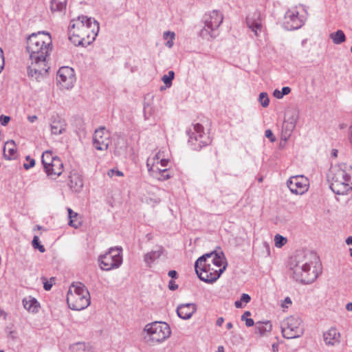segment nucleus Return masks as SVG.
<instances>
[{
    "label": "nucleus",
    "mask_w": 352,
    "mask_h": 352,
    "mask_svg": "<svg viewBox=\"0 0 352 352\" xmlns=\"http://www.w3.org/2000/svg\"><path fill=\"white\" fill-rule=\"evenodd\" d=\"M27 51L31 60L28 68V76L36 80L45 75L50 68L47 58L52 50V40L49 33H32L27 39Z\"/></svg>",
    "instance_id": "obj_1"
},
{
    "label": "nucleus",
    "mask_w": 352,
    "mask_h": 352,
    "mask_svg": "<svg viewBox=\"0 0 352 352\" xmlns=\"http://www.w3.org/2000/svg\"><path fill=\"white\" fill-rule=\"evenodd\" d=\"M228 263L223 252L214 250L200 256L195 263L196 274L207 283L215 282L226 270Z\"/></svg>",
    "instance_id": "obj_2"
},
{
    "label": "nucleus",
    "mask_w": 352,
    "mask_h": 352,
    "mask_svg": "<svg viewBox=\"0 0 352 352\" xmlns=\"http://www.w3.org/2000/svg\"><path fill=\"white\" fill-rule=\"evenodd\" d=\"M99 23L91 17L78 16L70 22L69 38L76 46H87L96 38L99 32Z\"/></svg>",
    "instance_id": "obj_3"
},
{
    "label": "nucleus",
    "mask_w": 352,
    "mask_h": 352,
    "mask_svg": "<svg viewBox=\"0 0 352 352\" xmlns=\"http://www.w3.org/2000/svg\"><path fill=\"white\" fill-rule=\"evenodd\" d=\"M318 260V258L313 252H298L290 263L293 278L305 284L313 283L318 276L316 266L313 265Z\"/></svg>",
    "instance_id": "obj_4"
},
{
    "label": "nucleus",
    "mask_w": 352,
    "mask_h": 352,
    "mask_svg": "<svg viewBox=\"0 0 352 352\" xmlns=\"http://www.w3.org/2000/svg\"><path fill=\"white\" fill-rule=\"evenodd\" d=\"M327 178L330 188L337 195H344L352 190V176L344 163L331 166Z\"/></svg>",
    "instance_id": "obj_5"
},
{
    "label": "nucleus",
    "mask_w": 352,
    "mask_h": 352,
    "mask_svg": "<svg viewBox=\"0 0 352 352\" xmlns=\"http://www.w3.org/2000/svg\"><path fill=\"white\" fill-rule=\"evenodd\" d=\"M67 302L71 309L82 310L90 305L89 292L82 283H73L67 294Z\"/></svg>",
    "instance_id": "obj_6"
},
{
    "label": "nucleus",
    "mask_w": 352,
    "mask_h": 352,
    "mask_svg": "<svg viewBox=\"0 0 352 352\" xmlns=\"http://www.w3.org/2000/svg\"><path fill=\"white\" fill-rule=\"evenodd\" d=\"M144 331L148 334L144 338V341L149 344L162 342L171 334L168 324L166 322L158 321L147 324L144 328Z\"/></svg>",
    "instance_id": "obj_7"
},
{
    "label": "nucleus",
    "mask_w": 352,
    "mask_h": 352,
    "mask_svg": "<svg viewBox=\"0 0 352 352\" xmlns=\"http://www.w3.org/2000/svg\"><path fill=\"white\" fill-rule=\"evenodd\" d=\"M281 331L283 336L286 339L300 337L305 331L302 320L296 316L287 317L281 324Z\"/></svg>",
    "instance_id": "obj_8"
},
{
    "label": "nucleus",
    "mask_w": 352,
    "mask_h": 352,
    "mask_svg": "<svg viewBox=\"0 0 352 352\" xmlns=\"http://www.w3.org/2000/svg\"><path fill=\"white\" fill-rule=\"evenodd\" d=\"M122 252L121 247L111 248L107 252L99 256L98 262L101 270L109 271L118 268L122 263Z\"/></svg>",
    "instance_id": "obj_9"
},
{
    "label": "nucleus",
    "mask_w": 352,
    "mask_h": 352,
    "mask_svg": "<svg viewBox=\"0 0 352 352\" xmlns=\"http://www.w3.org/2000/svg\"><path fill=\"white\" fill-rule=\"evenodd\" d=\"M223 20L221 12L217 10L206 13L204 16V27L201 30L199 36L204 38L210 36L214 38L213 31L217 30Z\"/></svg>",
    "instance_id": "obj_10"
},
{
    "label": "nucleus",
    "mask_w": 352,
    "mask_h": 352,
    "mask_svg": "<svg viewBox=\"0 0 352 352\" xmlns=\"http://www.w3.org/2000/svg\"><path fill=\"white\" fill-rule=\"evenodd\" d=\"M110 142V133L105 127L102 126L95 131L93 137V145L96 150H107Z\"/></svg>",
    "instance_id": "obj_11"
},
{
    "label": "nucleus",
    "mask_w": 352,
    "mask_h": 352,
    "mask_svg": "<svg viewBox=\"0 0 352 352\" xmlns=\"http://www.w3.org/2000/svg\"><path fill=\"white\" fill-rule=\"evenodd\" d=\"M56 80L62 88H71L76 80L74 69L69 67H60L57 72Z\"/></svg>",
    "instance_id": "obj_12"
},
{
    "label": "nucleus",
    "mask_w": 352,
    "mask_h": 352,
    "mask_svg": "<svg viewBox=\"0 0 352 352\" xmlns=\"http://www.w3.org/2000/svg\"><path fill=\"white\" fill-rule=\"evenodd\" d=\"M291 192L296 195H302L308 190V179L303 175L291 177L287 182Z\"/></svg>",
    "instance_id": "obj_13"
},
{
    "label": "nucleus",
    "mask_w": 352,
    "mask_h": 352,
    "mask_svg": "<svg viewBox=\"0 0 352 352\" xmlns=\"http://www.w3.org/2000/svg\"><path fill=\"white\" fill-rule=\"evenodd\" d=\"M193 132L189 134V142L194 144V141L198 142L197 147L201 148L211 142L209 136L204 133V127L201 124L197 123L193 126Z\"/></svg>",
    "instance_id": "obj_14"
},
{
    "label": "nucleus",
    "mask_w": 352,
    "mask_h": 352,
    "mask_svg": "<svg viewBox=\"0 0 352 352\" xmlns=\"http://www.w3.org/2000/svg\"><path fill=\"white\" fill-rule=\"evenodd\" d=\"M285 23L289 30L300 28L304 23L303 19L299 16V13L296 9L288 10L285 14Z\"/></svg>",
    "instance_id": "obj_15"
},
{
    "label": "nucleus",
    "mask_w": 352,
    "mask_h": 352,
    "mask_svg": "<svg viewBox=\"0 0 352 352\" xmlns=\"http://www.w3.org/2000/svg\"><path fill=\"white\" fill-rule=\"evenodd\" d=\"M47 176L52 179H56L63 172V163L61 160L58 157L45 170Z\"/></svg>",
    "instance_id": "obj_16"
},
{
    "label": "nucleus",
    "mask_w": 352,
    "mask_h": 352,
    "mask_svg": "<svg viewBox=\"0 0 352 352\" xmlns=\"http://www.w3.org/2000/svg\"><path fill=\"white\" fill-rule=\"evenodd\" d=\"M113 153L116 155H122L126 153L127 147L126 140L119 135L113 138Z\"/></svg>",
    "instance_id": "obj_17"
},
{
    "label": "nucleus",
    "mask_w": 352,
    "mask_h": 352,
    "mask_svg": "<svg viewBox=\"0 0 352 352\" xmlns=\"http://www.w3.org/2000/svg\"><path fill=\"white\" fill-rule=\"evenodd\" d=\"M196 311V306L193 303L181 305L177 309V313L179 318L189 319Z\"/></svg>",
    "instance_id": "obj_18"
},
{
    "label": "nucleus",
    "mask_w": 352,
    "mask_h": 352,
    "mask_svg": "<svg viewBox=\"0 0 352 352\" xmlns=\"http://www.w3.org/2000/svg\"><path fill=\"white\" fill-rule=\"evenodd\" d=\"M247 25L250 28L257 36V31L261 30L262 28L261 21L260 19V13L255 12L252 16H248L246 19Z\"/></svg>",
    "instance_id": "obj_19"
},
{
    "label": "nucleus",
    "mask_w": 352,
    "mask_h": 352,
    "mask_svg": "<svg viewBox=\"0 0 352 352\" xmlns=\"http://www.w3.org/2000/svg\"><path fill=\"white\" fill-rule=\"evenodd\" d=\"M324 341L326 344L334 345L340 342V334L335 328H331L323 334Z\"/></svg>",
    "instance_id": "obj_20"
},
{
    "label": "nucleus",
    "mask_w": 352,
    "mask_h": 352,
    "mask_svg": "<svg viewBox=\"0 0 352 352\" xmlns=\"http://www.w3.org/2000/svg\"><path fill=\"white\" fill-rule=\"evenodd\" d=\"M164 249L162 246H157L155 250L144 254V261L146 266L150 267L151 264L164 254Z\"/></svg>",
    "instance_id": "obj_21"
},
{
    "label": "nucleus",
    "mask_w": 352,
    "mask_h": 352,
    "mask_svg": "<svg viewBox=\"0 0 352 352\" xmlns=\"http://www.w3.org/2000/svg\"><path fill=\"white\" fill-rule=\"evenodd\" d=\"M296 127V120L292 117L285 120L283 123L281 138L287 140Z\"/></svg>",
    "instance_id": "obj_22"
},
{
    "label": "nucleus",
    "mask_w": 352,
    "mask_h": 352,
    "mask_svg": "<svg viewBox=\"0 0 352 352\" xmlns=\"http://www.w3.org/2000/svg\"><path fill=\"white\" fill-rule=\"evenodd\" d=\"M69 187L74 192H80L83 187V179L80 175L76 173L69 175Z\"/></svg>",
    "instance_id": "obj_23"
},
{
    "label": "nucleus",
    "mask_w": 352,
    "mask_h": 352,
    "mask_svg": "<svg viewBox=\"0 0 352 352\" xmlns=\"http://www.w3.org/2000/svg\"><path fill=\"white\" fill-rule=\"evenodd\" d=\"M150 159L147 160L146 165L148 166V172L154 177H157L159 179H167L170 177L168 174H166L167 169L166 168H160L159 167H155L154 164H152L150 166Z\"/></svg>",
    "instance_id": "obj_24"
},
{
    "label": "nucleus",
    "mask_w": 352,
    "mask_h": 352,
    "mask_svg": "<svg viewBox=\"0 0 352 352\" xmlns=\"http://www.w3.org/2000/svg\"><path fill=\"white\" fill-rule=\"evenodd\" d=\"M51 132L54 135H60L65 131L66 124L64 120L54 118L51 123Z\"/></svg>",
    "instance_id": "obj_25"
},
{
    "label": "nucleus",
    "mask_w": 352,
    "mask_h": 352,
    "mask_svg": "<svg viewBox=\"0 0 352 352\" xmlns=\"http://www.w3.org/2000/svg\"><path fill=\"white\" fill-rule=\"evenodd\" d=\"M16 153V146L13 140L6 142L3 148V155L7 160H12L15 157Z\"/></svg>",
    "instance_id": "obj_26"
},
{
    "label": "nucleus",
    "mask_w": 352,
    "mask_h": 352,
    "mask_svg": "<svg viewBox=\"0 0 352 352\" xmlns=\"http://www.w3.org/2000/svg\"><path fill=\"white\" fill-rule=\"evenodd\" d=\"M68 217L69 219V225L74 228H78L81 226L82 222L80 217L77 212H74L71 208H67Z\"/></svg>",
    "instance_id": "obj_27"
},
{
    "label": "nucleus",
    "mask_w": 352,
    "mask_h": 352,
    "mask_svg": "<svg viewBox=\"0 0 352 352\" xmlns=\"http://www.w3.org/2000/svg\"><path fill=\"white\" fill-rule=\"evenodd\" d=\"M58 157L54 155L51 151H46L43 153L41 156V162L43 166L44 170H45L48 166L53 163L55 159Z\"/></svg>",
    "instance_id": "obj_28"
},
{
    "label": "nucleus",
    "mask_w": 352,
    "mask_h": 352,
    "mask_svg": "<svg viewBox=\"0 0 352 352\" xmlns=\"http://www.w3.org/2000/svg\"><path fill=\"white\" fill-rule=\"evenodd\" d=\"M70 352H94L93 349L84 342H77L69 346Z\"/></svg>",
    "instance_id": "obj_29"
},
{
    "label": "nucleus",
    "mask_w": 352,
    "mask_h": 352,
    "mask_svg": "<svg viewBox=\"0 0 352 352\" xmlns=\"http://www.w3.org/2000/svg\"><path fill=\"white\" fill-rule=\"evenodd\" d=\"M272 328V324L270 321L257 322L256 323V332L263 336L267 332L271 331Z\"/></svg>",
    "instance_id": "obj_30"
},
{
    "label": "nucleus",
    "mask_w": 352,
    "mask_h": 352,
    "mask_svg": "<svg viewBox=\"0 0 352 352\" xmlns=\"http://www.w3.org/2000/svg\"><path fill=\"white\" fill-rule=\"evenodd\" d=\"M329 38L336 45H340L346 41V36L344 32L341 30H338L335 32L331 33L329 34Z\"/></svg>",
    "instance_id": "obj_31"
},
{
    "label": "nucleus",
    "mask_w": 352,
    "mask_h": 352,
    "mask_svg": "<svg viewBox=\"0 0 352 352\" xmlns=\"http://www.w3.org/2000/svg\"><path fill=\"white\" fill-rule=\"evenodd\" d=\"M67 0H52L50 8L52 12H62L66 9Z\"/></svg>",
    "instance_id": "obj_32"
},
{
    "label": "nucleus",
    "mask_w": 352,
    "mask_h": 352,
    "mask_svg": "<svg viewBox=\"0 0 352 352\" xmlns=\"http://www.w3.org/2000/svg\"><path fill=\"white\" fill-rule=\"evenodd\" d=\"M23 304L27 310L32 311V312L35 311V309L38 306V302L35 298H30L29 300L24 299Z\"/></svg>",
    "instance_id": "obj_33"
},
{
    "label": "nucleus",
    "mask_w": 352,
    "mask_h": 352,
    "mask_svg": "<svg viewBox=\"0 0 352 352\" xmlns=\"http://www.w3.org/2000/svg\"><path fill=\"white\" fill-rule=\"evenodd\" d=\"M258 101L263 107H267L269 106L270 98L266 92H261L258 96Z\"/></svg>",
    "instance_id": "obj_34"
},
{
    "label": "nucleus",
    "mask_w": 352,
    "mask_h": 352,
    "mask_svg": "<svg viewBox=\"0 0 352 352\" xmlns=\"http://www.w3.org/2000/svg\"><path fill=\"white\" fill-rule=\"evenodd\" d=\"M175 77V73L173 71H169L167 75H164L162 78V80L164 83L170 87L172 85V80Z\"/></svg>",
    "instance_id": "obj_35"
},
{
    "label": "nucleus",
    "mask_w": 352,
    "mask_h": 352,
    "mask_svg": "<svg viewBox=\"0 0 352 352\" xmlns=\"http://www.w3.org/2000/svg\"><path fill=\"white\" fill-rule=\"evenodd\" d=\"M32 245L34 249L38 250L40 252L43 253L45 252V248L43 245L40 243L38 236H34L33 240L32 241Z\"/></svg>",
    "instance_id": "obj_36"
},
{
    "label": "nucleus",
    "mask_w": 352,
    "mask_h": 352,
    "mask_svg": "<svg viewBox=\"0 0 352 352\" xmlns=\"http://www.w3.org/2000/svg\"><path fill=\"white\" fill-rule=\"evenodd\" d=\"M275 245L277 248H281L287 241V239L280 234H276L274 237Z\"/></svg>",
    "instance_id": "obj_37"
},
{
    "label": "nucleus",
    "mask_w": 352,
    "mask_h": 352,
    "mask_svg": "<svg viewBox=\"0 0 352 352\" xmlns=\"http://www.w3.org/2000/svg\"><path fill=\"white\" fill-rule=\"evenodd\" d=\"M25 160L27 161H28V163H25L23 164V167L25 170H28L30 169V168L34 166L35 165V160L32 158H31L29 155L26 156L25 157Z\"/></svg>",
    "instance_id": "obj_38"
},
{
    "label": "nucleus",
    "mask_w": 352,
    "mask_h": 352,
    "mask_svg": "<svg viewBox=\"0 0 352 352\" xmlns=\"http://www.w3.org/2000/svg\"><path fill=\"white\" fill-rule=\"evenodd\" d=\"M45 281L43 282V287L46 291H49L51 289L53 283L54 282L55 278H51L50 280H47L45 278H43Z\"/></svg>",
    "instance_id": "obj_39"
},
{
    "label": "nucleus",
    "mask_w": 352,
    "mask_h": 352,
    "mask_svg": "<svg viewBox=\"0 0 352 352\" xmlns=\"http://www.w3.org/2000/svg\"><path fill=\"white\" fill-rule=\"evenodd\" d=\"M265 135L266 138H269L272 142H274L276 141V138L270 129H267L265 131Z\"/></svg>",
    "instance_id": "obj_40"
},
{
    "label": "nucleus",
    "mask_w": 352,
    "mask_h": 352,
    "mask_svg": "<svg viewBox=\"0 0 352 352\" xmlns=\"http://www.w3.org/2000/svg\"><path fill=\"white\" fill-rule=\"evenodd\" d=\"M10 120V118L8 116L1 115L0 116V123L3 126L7 125Z\"/></svg>",
    "instance_id": "obj_41"
},
{
    "label": "nucleus",
    "mask_w": 352,
    "mask_h": 352,
    "mask_svg": "<svg viewBox=\"0 0 352 352\" xmlns=\"http://www.w3.org/2000/svg\"><path fill=\"white\" fill-rule=\"evenodd\" d=\"M175 33L173 32H170V31L165 32L163 34V38L165 40H167V39L169 40L170 38H175Z\"/></svg>",
    "instance_id": "obj_42"
},
{
    "label": "nucleus",
    "mask_w": 352,
    "mask_h": 352,
    "mask_svg": "<svg viewBox=\"0 0 352 352\" xmlns=\"http://www.w3.org/2000/svg\"><path fill=\"white\" fill-rule=\"evenodd\" d=\"M4 67V56L2 49L0 47V72Z\"/></svg>",
    "instance_id": "obj_43"
},
{
    "label": "nucleus",
    "mask_w": 352,
    "mask_h": 352,
    "mask_svg": "<svg viewBox=\"0 0 352 352\" xmlns=\"http://www.w3.org/2000/svg\"><path fill=\"white\" fill-rule=\"evenodd\" d=\"M241 301L244 302L245 303H248L250 301L251 298L250 296L247 294H243L241 296Z\"/></svg>",
    "instance_id": "obj_44"
},
{
    "label": "nucleus",
    "mask_w": 352,
    "mask_h": 352,
    "mask_svg": "<svg viewBox=\"0 0 352 352\" xmlns=\"http://www.w3.org/2000/svg\"><path fill=\"white\" fill-rule=\"evenodd\" d=\"M168 288L170 290L174 291L178 288V285L174 280H170L168 283Z\"/></svg>",
    "instance_id": "obj_45"
},
{
    "label": "nucleus",
    "mask_w": 352,
    "mask_h": 352,
    "mask_svg": "<svg viewBox=\"0 0 352 352\" xmlns=\"http://www.w3.org/2000/svg\"><path fill=\"white\" fill-rule=\"evenodd\" d=\"M273 96L278 99H280L283 97V94L281 93V91L278 89H275L274 91Z\"/></svg>",
    "instance_id": "obj_46"
},
{
    "label": "nucleus",
    "mask_w": 352,
    "mask_h": 352,
    "mask_svg": "<svg viewBox=\"0 0 352 352\" xmlns=\"http://www.w3.org/2000/svg\"><path fill=\"white\" fill-rule=\"evenodd\" d=\"M291 92V89L289 87H284L282 88L281 93L283 94V96L289 94Z\"/></svg>",
    "instance_id": "obj_47"
},
{
    "label": "nucleus",
    "mask_w": 352,
    "mask_h": 352,
    "mask_svg": "<svg viewBox=\"0 0 352 352\" xmlns=\"http://www.w3.org/2000/svg\"><path fill=\"white\" fill-rule=\"evenodd\" d=\"M245 325L248 327H252L254 324V322L252 318L245 319Z\"/></svg>",
    "instance_id": "obj_48"
},
{
    "label": "nucleus",
    "mask_w": 352,
    "mask_h": 352,
    "mask_svg": "<svg viewBox=\"0 0 352 352\" xmlns=\"http://www.w3.org/2000/svg\"><path fill=\"white\" fill-rule=\"evenodd\" d=\"M177 273L175 270H170L168 272V276L172 278H175L177 277Z\"/></svg>",
    "instance_id": "obj_49"
},
{
    "label": "nucleus",
    "mask_w": 352,
    "mask_h": 352,
    "mask_svg": "<svg viewBox=\"0 0 352 352\" xmlns=\"http://www.w3.org/2000/svg\"><path fill=\"white\" fill-rule=\"evenodd\" d=\"M251 315V313L249 311H246L244 312V314L241 316V320H245V319H248V316H250Z\"/></svg>",
    "instance_id": "obj_50"
},
{
    "label": "nucleus",
    "mask_w": 352,
    "mask_h": 352,
    "mask_svg": "<svg viewBox=\"0 0 352 352\" xmlns=\"http://www.w3.org/2000/svg\"><path fill=\"white\" fill-rule=\"evenodd\" d=\"M173 40L174 38H170L168 40V41L166 43L165 45L168 47V48H170L173 45Z\"/></svg>",
    "instance_id": "obj_51"
},
{
    "label": "nucleus",
    "mask_w": 352,
    "mask_h": 352,
    "mask_svg": "<svg viewBox=\"0 0 352 352\" xmlns=\"http://www.w3.org/2000/svg\"><path fill=\"white\" fill-rule=\"evenodd\" d=\"M224 322V318L223 317H219L217 318V322H216V324L217 326H221L223 322Z\"/></svg>",
    "instance_id": "obj_52"
},
{
    "label": "nucleus",
    "mask_w": 352,
    "mask_h": 352,
    "mask_svg": "<svg viewBox=\"0 0 352 352\" xmlns=\"http://www.w3.org/2000/svg\"><path fill=\"white\" fill-rule=\"evenodd\" d=\"M28 120L30 122H34L35 120H37V116H28Z\"/></svg>",
    "instance_id": "obj_53"
},
{
    "label": "nucleus",
    "mask_w": 352,
    "mask_h": 352,
    "mask_svg": "<svg viewBox=\"0 0 352 352\" xmlns=\"http://www.w3.org/2000/svg\"><path fill=\"white\" fill-rule=\"evenodd\" d=\"M151 109V107H149L148 105L146 107H144V116H145L146 118H147V117H146L147 113L149 112Z\"/></svg>",
    "instance_id": "obj_54"
},
{
    "label": "nucleus",
    "mask_w": 352,
    "mask_h": 352,
    "mask_svg": "<svg viewBox=\"0 0 352 352\" xmlns=\"http://www.w3.org/2000/svg\"><path fill=\"white\" fill-rule=\"evenodd\" d=\"M234 305L236 308H241L242 307V302L240 300H236L234 302Z\"/></svg>",
    "instance_id": "obj_55"
},
{
    "label": "nucleus",
    "mask_w": 352,
    "mask_h": 352,
    "mask_svg": "<svg viewBox=\"0 0 352 352\" xmlns=\"http://www.w3.org/2000/svg\"><path fill=\"white\" fill-rule=\"evenodd\" d=\"M160 159V153H157L155 157L153 159V164L155 163V161L157 160V164L159 163L158 160Z\"/></svg>",
    "instance_id": "obj_56"
},
{
    "label": "nucleus",
    "mask_w": 352,
    "mask_h": 352,
    "mask_svg": "<svg viewBox=\"0 0 352 352\" xmlns=\"http://www.w3.org/2000/svg\"><path fill=\"white\" fill-rule=\"evenodd\" d=\"M160 163H161V165H162V167H165V166H166V164L168 163V160H164V159H162L160 160Z\"/></svg>",
    "instance_id": "obj_57"
},
{
    "label": "nucleus",
    "mask_w": 352,
    "mask_h": 352,
    "mask_svg": "<svg viewBox=\"0 0 352 352\" xmlns=\"http://www.w3.org/2000/svg\"><path fill=\"white\" fill-rule=\"evenodd\" d=\"M347 245H352V236H349L345 241Z\"/></svg>",
    "instance_id": "obj_58"
},
{
    "label": "nucleus",
    "mask_w": 352,
    "mask_h": 352,
    "mask_svg": "<svg viewBox=\"0 0 352 352\" xmlns=\"http://www.w3.org/2000/svg\"><path fill=\"white\" fill-rule=\"evenodd\" d=\"M346 309L347 311H352V302H349L346 305Z\"/></svg>",
    "instance_id": "obj_59"
},
{
    "label": "nucleus",
    "mask_w": 352,
    "mask_h": 352,
    "mask_svg": "<svg viewBox=\"0 0 352 352\" xmlns=\"http://www.w3.org/2000/svg\"><path fill=\"white\" fill-rule=\"evenodd\" d=\"M0 316H3V318L6 319L7 316L6 312L2 309H0Z\"/></svg>",
    "instance_id": "obj_60"
},
{
    "label": "nucleus",
    "mask_w": 352,
    "mask_h": 352,
    "mask_svg": "<svg viewBox=\"0 0 352 352\" xmlns=\"http://www.w3.org/2000/svg\"><path fill=\"white\" fill-rule=\"evenodd\" d=\"M350 131V142L352 144V125L349 127Z\"/></svg>",
    "instance_id": "obj_61"
},
{
    "label": "nucleus",
    "mask_w": 352,
    "mask_h": 352,
    "mask_svg": "<svg viewBox=\"0 0 352 352\" xmlns=\"http://www.w3.org/2000/svg\"><path fill=\"white\" fill-rule=\"evenodd\" d=\"M332 155L334 157H336L338 156V151L336 149H333L332 151Z\"/></svg>",
    "instance_id": "obj_62"
},
{
    "label": "nucleus",
    "mask_w": 352,
    "mask_h": 352,
    "mask_svg": "<svg viewBox=\"0 0 352 352\" xmlns=\"http://www.w3.org/2000/svg\"><path fill=\"white\" fill-rule=\"evenodd\" d=\"M232 327H233V325H232V322H228L226 324V327H227L228 329H232Z\"/></svg>",
    "instance_id": "obj_63"
},
{
    "label": "nucleus",
    "mask_w": 352,
    "mask_h": 352,
    "mask_svg": "<svg viewBox=\"0 0 352 352\" xmlns=\"http://www.w3.org/2000/svg\"><path fill=\"white\" fill-rule=\"evenodd\" d=\"M217 352H224V349L222 346H219L217 349Z\"/></svg>",
    "instance_id": "obj_64"
}]
</instances>
